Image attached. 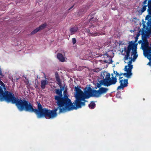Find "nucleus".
Returning a JSON list of instances; mask_svg holds the SVG:
<instances>
[{
  "mask_svg": "<svg viewBox=\"0 0 151 151\" xmlns=\"http://www.w3.org/2000/svg\"><path fill=\"white\" fill-rule=\"evenodd\" d=\"M56 95L54 96L55 102L58 106L54 110H50L46 108H43L40 102H37V109L33 108V105L28 101L25 100H22L16 97L14 94L11 92L9 94H6L7 103H11L12 104H15L17 108L20 111L24 110L31 113L34 112L36 114L38 118L45 117L48 119H52L57 116V111L59 109L62 108V97L63 95L62 90L59 88L54 90Z\"/></svg>",
  "mask_w": 151,
  "mask_h": 151,
  "instance_id": "1",
  "label": "nucleus"
},
{
  "mask_svg": "<svg viewBox=\"0 0 151 151\" xmlns=\"http://www.w3.org/2000/svg\"><path fill=\"white\" fill-rule=\"evenodd\" d=\"M67 90L65 89L63 91V96L62 97V108H60L59 113H64L70 111L74 109H76L75 106L67 96Z\"/></svg>",
  "mask_w": 151,
  "mask_h": 151,
  "instance_id": "2",
  "label": "nucleus"
},
{
  "mask_svg": "<svg viewBox=\"0 0 151 151\" xmlns=\"http://www.w3.org/2000/svg\"><path fill=\"white\" fill-rule=\"evenodd\" d=\"M75 91L76 92L75 97L76 99L74 101L77 108H81L82 106H85V102L86 101L85 100L86 99H88L90 97L87 96L80 88L77 87L75 86Z\"/></svg>",
  "mask_w": 151,
  "mask_h": 151,
  "instance_id": "3",
  "label": "nucleus"
},
{
  "mask_svg": "<svg viewBox=\"0 0 151 151\" xmlns=\"http://www.w3.org/2000/svg\"><path fill=\"white\" fill-rule=\"evenodd\" d=\"M110 74L106 71L102 72L101 77L103 80H101V82L103 83L104 86H109L112 85L116 84L117 81V78L110 77Z\"/></svg>",
  "mask_w": 151,
  "mask_h": 151,
  "instance_id": "4",
  "label": "nucleus"
},
{
  "mask_svg": "<svg viewBox=\"0 0 151 151\" xmlns=\"http://www.w3.org/2000/svg\"><path fill=\"white\" fill-rule=\"evenodd\" d=\"M89 90L87 94L89 97H99L102 94L106 93L108 89L104 87L100 88L98 90H92L91 88H89Z\"/></svg>",
  "mask_w": 151,
  "mask_h": 151,
  "instance_id": "5",
  "label": "nucleus"
},
{
  "mask_svg": "<svg viewBox=\"0 0 151 151\" xmlns=\"http://www.w3.org/2000/svg\"><path fill=\"white\" fill-rule=\"evenodd\" d=\"M130 60L127 63L128 64V65H126L124 67V71L127 72L123 73V76L127 78H131L132 75V70L133 68V65H131L133 60L132 57L129 58Z\"/></svg>",
  "mask_w": 151,
  "mask_h": 151,
  "instance_id": "6",
  "label": "nucleus"
},
{
  "mask_svg": "<svg viewBox=\"0 0 151 151\" xmlns=\"http://www.w3.org/2000/svg\"><path fill=\"white\" fill-rule=\"evenodd\" d=\"M11 92H9L7 91L4 92L3 89L0 86V101H5L7 102L6 94H9V93H11Z\"/></svg>",
  "mask_w": 151,
  "mask_h": 151,
  "instance_id": "7",
  "label": "nucleus"
},
{
  "mask_svg": "<svg viewBox=\"0 0 151 151\" xmlns=\"http://www.w3.org/2000/svg\"><path fill=\"white\" fill-rule=\"evenodd\" d=\"M114 73L115 74L116 76H115L118 77L119 76V80H120L119 83H120V85L117 88V90H119L120 89H123V80L121 79L122 78V77H121L120 76L123 75L122 73H118L117 71H114Z\"/></svg>",
  "mask_w": 151,
  "mask_h": 151,
  "instance_id": "8",
  "label": "nucleus"
},
{
  "mask_svg": "<svg viewBox=\"0 0 151 151\" xmlns=\"http://www.w3.org/2000/svg\"><path fill=\"white\" fill-rule=\"evenodd\" d=\"M145 54L147 57V58L151 62V47H150L146 49L145 50Z\"/></svg>",
  "mask_w": 151,
  "mask_h": 151,
  "instance_id": "9",
  "label": "nucleus"
},
{
  "mask_svg": "<svg viewBox=\"0 0 151 151\" xmlns=\"http://www.w3.org/2000/svg\"><path fill=\"white\" fill-rule=\"evenodd\" d=\"M126 48H124V50L125 52L126 55H125V57L124 58V62L125 63H127V62H126V60H128L129 59V58L131 57H129V54L130 53V52L131 50H129L127 48V50H126Z\"/></svg>",
  "mask_w": 151,
  "mask_h": 151,
  "instance_id": "10",
  "label": "nucleus"
},
{
  "mask_svg": "<svg viewBox=\"0 0 151 151\" xmlns=\"http://www.w3.org/2000/svg\"><path fill=\"white\" fill-rule=\"evenodd\" d=\"M137 45V44L135 45L134 43L132 41H131L130 42V44L128 46L127 48L128 49H129L130 50H131V49L133 51H134L133 50L134 49V47H135V49H137V47L136 45Z\"/></svg>",
  "mask_w": 151,
  "mask_h": 151,
  "instance_id": "11",
  "label": "nucleus"
},
{
  "mask_svg": "<svg viewBox=\"0 0 151 151\" xmlns=\"http://www.w3.org/2000/svg\"><path fill=\"white\" fill-rule=\"evenodd\" d=\"M57 58L61 62H64L65 60V58L61 53H58L57 54Z\"/></svg>",
  "mask_w": 151,
  "mask_h": 151,
  "instance_id": "12",
  "label": "nucleus"
},
{
  "mask_svg": "<svg viewBox=\"0 0 151 151\" xmlns=\"http://www.w3.org/2000/svg\"><path fill=\"white\" fill-rule=\"evenodd\" d=\"M48 83V81L46 80H42L41 81V88L44 89L45 88L46 85Z\"/></svg>",
  "mask_w": 151,
  "mask_h": 151,
  "instance_id": "13",
  "label": "nucleus"
},
{
  "mask_svg": "<svg viewBox=\"0 0 151 151\" xmlns=\"http://www.w3.org/2000/svg\"><path fill=\"white\" fill-rule=\"evenodd\" d=\"M94 29L95 32H94L91 31L90 29H86V32L89 33L92 36H96L97 35V34H96V33L95 32L96 29L95 28H94Z\"/></svg>",
  "mask_w": 151,
  "mask_h": 151,
  "instance_id": "14",
  "label": "nucleus"
},
{
  "mask_svg": "<svg viewBox=\"0 0 151 151\" xmlns=\"http://www.w3.org/2000/svg\"><path fill=\"white\" fill-rule=\"evenodd\" d=\"M147 5L148 8L147 9V12H148V14L151 16V0L148 1Z\"/></svg>",
  "mask_w": 151,
  "mask_h": 151,
  "instance_id": "15",
  "label": "nucleus"
},
{
  "mask_svg": "<svg viewBox=\"0 0 151 151\" xmlns=\"http://www.w3.org/2000/svg\"><path fill=\"white\" fill-rule=\"evenodd\" d=\"M137 53V52L136 49H134V51H133L132 52V54L131 55V56H132V55H134L133 57V58L132 57V58L133 59H133L135 60V59H136L137 58V57L138 56V55H137V54H136ZM131 57H132L131 56ZM133 60H132V61Z\"/></svg>",
  "mask_w": 151,
  "mask_h": 151,
  "instance_id": "16",
  "label": "nucleus"
},
{
  "mask_svg": "<svg viewBox=\"0 0 151 151\" xmlns=\"http://www.w3.org/2000/svg\"><path fill=\"white\" fill-rule=\"evenodd\" d=\"M78 29V28L77 27H73L70 28V31L71 33V35L74 34L76 32Z\"/></svg>",
  "mask_w": 151,
  "mask_h": 151,
  "instance_id": "17",
  "label": "nucleus"
},
{
  "mask_svg": "<svg viewBox=\"0 0 151 151\" xmlns=\"http://www.w3.org/2000/svg\"><path fill=\"white\" fill-rule=\"evenodd\" d=\"M99 83H99L97 82L95 83V86L94 87V88L95 89H96L98 88H100L101 86V85L104 86L103 83L101 82V80L99 81Z\"/></svg>",
  "mask_w": 151,
  "mask_h": 151,
  "instance_id": "18",
  "label": "nucleus"
},
{
  "mask_svg": "<svg viewBox=\"0 0 151 151\" xmlns=\"http://www.w3.org/2000/svg\"><path fill=\"white\" fill-rule=\"evenodd\" d=\"M96 20L93 17L91 18V19L90 20L88 23L89 25L90 26V27H92V26H93V25L92 24V23H94L95 21H96Z\"/></svg>",
  "mask_w": 151,
  "mask_h": 151,
  "instance_id": "19",
  "label": "nucleus"
},
{
  "mask_svg": "<svg viewBox=\"0 0 151 151\" xmlns=\"http://www.w3.org/2000/svg\"><path fill=\"white\" fill-rule=\"evenodd\" d=\"M96 104L93 101L91 102L89 105V107L91 109H94L95 106Z\"/></svg>",
  "mask_w": 151,
  "mask_h": 151,
  "instance_id": "20",
  "label": "nucleus"
},
{
  "mask_svg": "<svg viewBox=\"0 0 151 151\" xmlns=\"http://www.w3.org/2000/svg\"><path fill=\"white\" fill-rule=\"evenodd\" d=\"M128 79L123 80V88L127 87L128 86Z\"/></svg>",
  "mask_w": 151,
  "mask_h": 151,
  "instance_id": "21",
  "label": "nucleus"
},
{
  "mask_svg": "<svg viewBox=\"0 0 151 151\" xmlns=\"http://www.w3.org/2000/svg\"><path fill=\"white\" fill-rule=\"evenodd\" d=\"M106 55L107 56V57H109V61L108 62V61H107L106 60H105L104 61V62H105V63H108L109 64L113 62V61L112 60V58L111 57L109 56V55H108V54H107Z\"/></svg>",
  "mask_w": 151,
  "mask_h": 151,
  "instance_id": "22",
  "label": "nucleus"
},
{
  "mask_svg": "<svg viewBox=\"0 0 151 151\" xmlns=\"http://www.w3.org/2000/svg\"><path fill=\"white\" fill-rule=\"evenodd\" d=\"M142 7L141 9V11L142 13L144 12L146 9V7L148 6L147 5H142Z\"/></svg>",
  "mask_w": 151,
  "mask_h": 151,
  "instance_id": "23",
  "label": "nucleus"
},
{
  "mask_svg": "<svg viewBox=\"0 0 151 151\" xmlns=\"http://www.w3.org/2000/svg\"><path fill=\"white\" fill-rule=\"evenodd\" d=\"M55 76L56 80L58 81H61L60 78L59 76L57 73H55Z\"/></svg>",
  "mask_w": 151,
  "mask_h": 151,
  "instance_id": "24",
  "label": "nucleus"
},
{
  "mask_svg": "<svg viewBox=\"0 0 151 151\" xmlns=\"http://www.w3.org/2000/svg\"><path fill=\"white\" fill-rule=\"evenodd\" d=\"M122 44H123L122 43V41L120 42V43H119V48L118 49L119 51L121 52L122 55H123V54L122 53L123 52V50L122 49H122H121L120 48V46H121L122 47Z\"/></svg>",
  "mask_w": 151,
  "mask_h": 151,
  "instance_id": "25",
  "label": "nucleus"
},
{
  "mask_svg": "<svg viewBox=\"0 0 151 151\" xmlns=\"http://www.w3.org/2000/svg\"><path fill=\"white\" fill-rule=\"evenodd\" d=\"M46 24H43L39 26V27H38L39 28V30H42L45 27Z\"/></svg>",
  "mask_w": 151,
  "mask_h": 151,
  "instance_id": "26",
  "label": "nucleus"
},
{
  "mask_svg": "<svg viewBox=\"0 0 151 151\" xmlns=\"http://www.w3.org/2000/svg\"><path fill=\"white\" fill-rule=\"evenodd\" d=\"M39 28H37L36 29H35L34 30H33V31H32L31 33V35H34L36 33H37V32L39 31Z\"/></svg>",
  "mask_w": 151,
  "mask_h": 151,
  "instance_id": "27",
  "label": "nucleus"
},
{
  "mask_svg": "<svg viewBox=\"0 0 151 151\" xmlns=\"http://www.w3.org/2000/svg\"><path fill=\"white\" fill-rule=\"evenodd\" d=\"M119 90H118V92L116 94V96L118 98H120L121 93L120 91H119Z\"/></svg>",
  "mask_w": 151,
  "mask_h": 151,
  "instance_id": "28",
  "label": "nucleus"
},
{
  "mask_svg": "<svg viewBox=\"0 0 151 151\" xmlns=\"http://www.w3.org/2000/svg\"><path fill=\"white\" fill-rule=\"evenodd\" d=\"M76 42V40L75 38H72V43L73 44H75Z\"/></svg>",
  "mask_w": 151,
  "mask_h": 151,
  "instance_id": "29",
  "label": "nucleus"
},
{
  "mask_svg": "<svg viewBox=\"0 0 151 151\" xmlns=\"http://www.w3.org/2000/svg\"><path fill=\"white\" fill-rule=\"evenodd\" d=\"M58 84L60 87V88H61V87L62 86L61 83V81H58Z\"/></svg>",
  "mask_w": 151,
  "mask_h": 151,
  "instance_id": "30",
  "label": "nucleus"
},
{
  "mask_svg": "<svg viewBox=\"0 0 151 151\" xmlns=\"http://www.w3.org/2000/svg\"><path fill=\"white\" fill-rule=\"evenodd\" d=\"M1 85L3 87V88H4V89H6V88H5V85L2 82H1Z\"/></svg>",
  "mask_w": 151,
  "mask_h": 151,
  "instance_id": "31",
  "label": "nucleus"
},
{
  "mask_svg": "<svg viewBox=\"0 0 151 151\" xmlns=\"http://www.w3.org/2000/svg\"><path fill=\"white\" fill-rule=\"evenodd\" d=\"M135 40L134 42V43L136 42L137 41L138 39V36H136V37H135Z\"/></svg>",
  "mask_w": 151,
  "mask_h": 151,
  "instance_id": "32",
  "label": "nucleus"
},
{
  "mask_svg": "<svg viewBox=\"0 0 151 151\" xmlns=\"http://www.w3.org/2000/svg\"><path fill=\"white\" fill-rule=\"evenodd\" d=\"M65 86H62L61 88H60V89L61 90H62V92L63 91L65 90Z\"/></svg>",
  "mask_w": 151,
  "mask_h": 151,
  "instance_id": "33",
  "label": "nucleus"
},
{
  "mask_svg": "<svg viewBox=\"0 0 151 151\" xmlns=\"http://www.w3.org/2000/svg\"><path fill=\"white\" fill-rule=\"evenodd\" d=\"M150 17V16L149 15H147L145 17V20H147L149 19V18Z\"/></svg>",
  "mask_w": 151,
  "mask_h": 151,
  "instance_id": "34",
  "label": "nucleus"
},
{
  "mask_svg": "<svg viewBox=\"0 0 151 151\" xmlns=\"http://www.w3.org/2000/svg\"><path fill=\"white\" fill-rule=\"evenodd\" d=\"M147 0H145L143 2V4L144 5L145 4H147Z\"/></svg>",
  "mask_w": 151,
  "mask_h": 151,
  "instance_id": "35",
  "label": "nucleus"
},
{
  "mask_svg": "<svg viewBox=\"0 0 151 151\" xmlns=\"http://www.w3.org/2000/svg\"><path fill=\"white\" fill-rule=\"evenodd\" d=\"M114 73L111 74V75L112 76L111 77H113L114 78H116V76H115V77H114Z\"/></svg>",
  "mask_w": 151,
  "mask_h": 151,
  "instance_id": "36",
  "label": "nucleus"
},
{
  "mask_svg": "<svg viewBox=\"0 0 151 151\" xmlns=\"http://www.w3.org/2000/svg\"><path fill=\"white\" fill-rule=\"evenodd\" d=\"M74 6V5H73V6H72L71 7H70L69 9V10H70L72 8H73Z\"/></svg>",
  "mask_w": 151,
  "mask_h": 151,
  "instance_id": "37",
  "label": "nucleus"
},
{
  "mask_svg": "<svg viewBox=\"0 0 151 151\" xmlns=\"http://www.w3.org/2000/svg\"><path fill=\"white\" fill-rule=\"evenodd\" d=\"M2 74L1 71V68H0V75H1Z\"/></svg>",
  "mask_w": 151,
  "mask_h": 151,
  "instance_id": "38",
  "label": "nucleus"
},
{
  "mask_svg": "<svg viewBox=\"0 0 151 151\" xmlns=\"http://www.w3.org/2000/svg\"><path fill=\"white\" fill-rule=\"evenodd\" d=\"M142 41L141 40H140L138 41V43L139 44L141 42H142Z\"/></svg>",
  "mask_w": 151,
  "mask_h": 151,
  "instance_id": "39",
  "label": "nucleus"
},
{
  "mask_svg": "<svg viewBox=\"0 0 151 151\" xmlns=\"http://www.w3.org/2000/svg\"><path fill=\"white\" fill-rule=\"evenodd\" d=\"M139 34H138L137 35V36H138V37L139 36Z\"/></svg>",
  "mask_w": 151,
  "mask_h": 151,
  "instance_id": "40",
  "label": "nucleus"
},
{
  "mask_svg": "<svg viewBox=\"0 0 151 151\" xmlns=\"http://www.w3.org/2000/svg\"><path fill=\"white\" fill-rule=\"evenodd\" d=\"M143 100H145V99H144H144H143Z\"/></svg>",
  "mask_w": 151,
  "mask_h": 151,
  "instance_id": "41",
  "label": "nucleus"
},
{
  "mask_svg": "<svg viewBox=\"0 0 151 151\" xmlns=\"http://www.w3.org/2000/svg\"><path fill=\"white\" fill-rule=\"evenodd\" d=\"M45 78H46V76H45Z\"/></svg>",
  "mask_w": 151,
  "mask_h": 151,
  "instance_id": "42",
  "label": "nucleus"
}]
</instances>
